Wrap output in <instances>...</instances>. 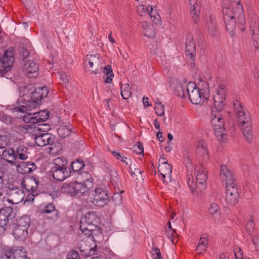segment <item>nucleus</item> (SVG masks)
<instances>
[{
  "label": "nucleus",
  "instance_id": "obj_1",
  "mask_svg": "<svg viewBox=\"0 0 259 259\" xmlns=\"http://www.w3.org/2000/svg\"><path fill=\"white\" fill-rule=\"evenodd\" d=\"M226 94V87L224 84L220 85L213 96L214 108L212 109L211 115V125L218 140L220 142L225 141L227 137L225 121L220 113L224 107Z\"/></svg>",
  "mask_w": 259,
  "mask_h": 259
},
{
  "label": "nucleus",
  "instance_id": "obj_2",
  "mask_svg": "<svg viewBox=\"0 0 259 259\" xmlns=\"http://www.w3.org/2000/svg\"><path fill=\"white\" fill-rule=\"evenodd\" d=\"M87 175V180L83 183L76 181L69 183H64L61 188L63 193L67 194L71 196L81 197L88 195L90 187L92 186L93 181L90 175L87 172L83 173Z\"/></svg>",
  "mask_w": 259,
  "mask_h": 259
},
{
  "label": "nucleus",
  "instance_id": "obj_3",
  "mask_svg": "<svg viewBox=\"0 0 259 259\" xmlns=\"http://www.w3.org/2000/svg\"><path fill=\"white\" fill-rule=\"evenodd\" d=\"M49 93V90L46 86L38 87L34 90L32 88L24 87L20 91V95L22 100L30 101V105L36 108L42 103V100L48 97Z\"/></svg>",
  "mask_w": 259,
  "mask_h": 259
},
{
  "label": "nucleus",
  "instance_id": "obj_4",
  "mask_svg": "<svg viewBox=\"0 0 259 259\" xmlns=\"http://www.w3.org/2000/svg\"><path fill=\"white\" fill-rule=\"evenodd\" d=\"M196 183L194 182V178L189 176L187 178V184L192 193L196 192H201L206 188V180L207 179L206 168L201 165L195 166Z\"/></svg>",
  "mask_w": 259,
  "mask_h": 259
},
{
  "label": "nucleus",
  "instance_id": "obj_5",
  "mask_svg": "<svg viewBox=\"0 0 259 259\" xmlns=\"http://www.w3.org/2000/svg\"><path fill=\"white\" fill-rule=\"evenodd\" d=\"M100 224V218L95 212L86 213L80 220V230L82 233L90 236L95 235Z\"/></svg>",
  "mask_w": 259,
  "mask_h": 259
},
{
  "label": "nucleus",
  "instance_id": "obj_6",
  "mask_svg": "<svg viewBox=\"0 0 259 259\" xmlns=\"http://www.w3.org/2000/svg\"><path fill=\"white\" fill-rule=\"evenodd\" d=\"M67 163L66 158L63 157L54 159V164L51 169V172L56 181H62L70 176L71 169L67 166Z\"/></svg>",
  "mask_w": 259,
  "mask_h": 259
},
{
  "label": "nucleus",
  "instance_id": "obj_7",
  "mask_svg": "<svg viewBox=\"0 0 259 259\" xmlns=\"http://www.w3.org/2000/svg\"><path fill=\"white\" fill-rule=\"evenodd\" d=\"M30 219L27 215H24L17 219L14 224L13 235L17 240H24L28 235V228L30 226Z\"/></svg>",
  "mask_w": 259,
  "mask_h": 259
},
{
  "label": "nucleus",
  "instance_id": "obj_8",
  "mask_svg": "<svg viewBox=\"0 0 259 259\" xmlns=\"http://www.w3.org/2000/svg\"><path fill=\"white\" fill-rule=\"evenodd\" d=\"M186 90L190 100L194 104L203 105L209 97L208 93H202L195 84L191 82L188 83Z\"/></svg>",
  "mask_w": 259,
  "mask_h": 259
},
{
  "label": "nucleus",
  "instance_id": "obj_9",
  "mask_svg": "<svg viewBox=\"0 0 259 259\" xmlns=\"http://www.w3.org/2000/svg\"><path fill=\"white\" fill-rule=\"evenodd\" d=\"M13 208L5 207L0 209V232L3 233L11 228L14 218Z\"/></svg>",
  "mask_w": 259,
  "mask_h": 259
},
{
  "label": "nucleus",
  "instance_id": "obj_10",
  "mask_svg": "<svg viewBox=\"0 0 259 259\" xmlns=\"http://www.w3.org/2000/svg\"><path fill=\"white\" fill-rule=\"evenodd\" d=\"M93 197L91 198V202L96 206L103 207L109 202L108 192L102 188H98L95 189Z\"/></svg>",
  "mask_w": 259,
  "mask_h": 259
},
{
  "label": "nucleus",
  "instance_id": "obj_11",
  "mask_svg": "<svg viewBox=\"0 0 259 259\" xmlns=\"http://www.w3.org/2000/svg\"><path fill=\"white\" fill-rule=\"evenodd\" d=\"M54 140V136L48 133L41 134L40 135L36 136L35 138V143L38 146L42 147L49 145L50 146L49 148L50 152L53 154L57 152V151L54 149L55 147H53Z\"/></svg>",
  "mask_w": 259,
  "mask_h": 259
},
{
  "label": "nucleus",
  "instance_id": "obj_12",
  "mask_svg": "<svg viewBox=\"0 0 259 259\" xmlns=\"http://www.w3.org/2000/svg\"><path fill=\"white\" fill-rule=\"evenodd\" d=\"M8 201L12 204H18L22 201L24 197V192L18 187H9Z\"/></svg>",
  "mask_w": 259,
  "mask_h": 259
},
{
  "label": "nucleus",
  "instance_id": "obj_13",
  "mask_svg": "<svg viewBox=\"0 0 259 259\" xmlns=\"http://www.w3.org/2000/svg\"><path fill=\"white\" fill-rule=\"evenodd\" d=\"M185 46L187 58L190 60L191 66L193 68L194 66L196 54V45L194 38L192 37L187 38Z\"/></svg>",
  "mask_w": 259,
  "mask_h": 259
},
{
  "label": "nucleus",
  "instance_id": "obj_14",
  "mask_svg": "<svg viewBox=\"0 0 259 259\" xmlns=\"http://www.w3.org/2000/svg\"><path fill=\"white\" fill-rule=\"evenodd\" d=\"M220 177L221 181L225 182L226 187L228 185H236L232 171L226 165L222 164L221 165Z\"/></svg>",
  "mask_w": 259,
  "mask_h": 259
},
{
  "label": "nucleus",
  "instance_id": "obj_15",
  "mask_svg": "<svg viewBox=\"0 0 259 259\" xmlns=\"http://www.w3.org/2000/svg\"><path fill=\"white\" fill-rule=\"evenodd\" d=\"M226 198L225 201L228 204L234 205L237 203L239 194L236 185L226 187Z\"/></svg>",
  "mask_w": 259,
  "mask_h": 259
},
{
  "label": "nucleus",
  "instance_id": "obj_16",
  "mask_svg": "<svg viewBox=\"0 0 259 259\" xmlns=\"http://www.w3.org/2000/svg\"><path fill=\"white\" fill-rule=\"evenodd\" d=\"M13 54V49L10 48L5 52L3 57L0 60L2 67L5 72H8L13 66L14 61Z\"/></svg>",
  "mask_w": 259,
  "mask_h": 259
},
{
  "label": "nucleus",
  "instance_id": "obj_17",
  "mask_svg": "<svg viewBox=\"0 0 259 259\" xmlns=\"http://www.w3.org/2000/svg\"><path fill=\"white\" fill-rule=\"evenodd\" d=\"M39 182L36 181L35 179H30L27 180H23L21 182L22 187L23 190H26V191L28 192H30L29 195H31V196L29 198L27 199V200L29 201L30 199L32 200L33 199V197L35 196L34 193H35L37 194V192L36 191Z\"/></svg>",
  "mask_w": 259,
  "mask_h": 259
},
{
  "label": "nucleus",
  "instance_id": "obj_18",
  "mask_svg": "<svg viewBox=\"0 0 259 259\" xmlns=\"http://www.w3.org/2000/svg\"><path fill=\"white\" fill-rule=\"evenodd\" d=\"M4 254L7 259H30V257L27 255L24 248L22 247H18L15 250L6 249Z\"/></svg>",
  "mask_w": 259,
  "mask_h": 259
},
{
  "label": "nucleus",
  "instance_id": "obj_19",
  "mask_svg": "<svg viewBox=\"0 0 259 259\" xmlns=\"http://www.w3.org/2000/svg\"><path fill=\"white\" fill-rule=\"evenodd\" d=\"M249 23L253 46L256 49H259V23L255 16L251 18Z\"/></svg>",
  "mask_w": 259,
  "mask_h": 259
},
{
  "label": "nucleus",
  "instance_id": "obj_20",
  "mask_svg": "<svg viewBox=\"0 0 259 259\" xmlns=\"http://www.w3.org/2000/svg\"><path fill=\"white\" fill-rule=\"evenodd\" d=\"M172 167L169 164L163 165L159 164L158 171L161 175L163 178V182L168 184V182L172 183L171 172Z\"/></svg>",
  "mask_w": 259,
  "mask_h": 259
},
{
  "label": "nucleus",
  "instance_id": "obj_21",
  "mask_svg": "<svg viewBox=\"0 0 259 259\" xmlns=\"http://www.w3.org/2000/svg\"><path fill=\"white\" fill-rule=\"evenodd\" d=\"M38 65L32 60H28L23 65V70L30 77H35L38 75Z\"/></svg>",
  "mask_w": 259,
  "mask_h": 259
},
{
  "label": "nucleus",
  "instance_id": "obj_22",
  "mask_svg": "<svg viewBox=\"0 0 259 259\" xmlns=\"http://www.w3.org/2000/svg\"><path fill=\"white\" fill-rule=\"evenodd\" d=\"M190 7V14L194 22L197 23L199 21L200 7L197 3V0H189Z\"/></svg>",
  "mask_w": 259,
  "mask_h": 259
},
{
  "label": "nucleus",
  "instance_id": "obj_23",
  "mask_svg": "<svg viewBox=\"0 0 259 259\" xmlns=\"http://www.w3.org/2000/svg\"><path fill=\"white\" fill-rule=\"evenodd\" d=\"M88 63L93 73H97L101 65V60L99 54L92 55L89 58Z\"/></svg>",
  "mask_w": 259,
  "mask_h": 259
},
{
  "label": "nucleus",
  "instance_id": "obj_24",
  "mask_svg": "<svg viewBox=\"0 0 259 259\" xmlns=\"http://www.w3.org/2000/svg\"><path fill=\"white\" fill-rule=\"evenodd\" d=\"M57 133L59 136L61 138H66L69 137L71 134H75V132L73 131L72 125L68 124V125H60L58 128Z\"/></svg>",
  "mask_w": 259,
  "mask_h": 259
},
{
  "label": "nucleus",
  "instance_id": "obj_25",
  "mask_svg": "<svg viewBox=\"0 0 259 259\" xmlns=\"http://www.w3.org/2000/svg\"><path fill=\"white\" fill-rule=\"evenodd\" d=\"M50 112L48 110H42L34 113V117H31V122L33 123H39L47 121L49 117Z\"/></svg>",
  "mask_w": 259,
  "mask_h": 259
},
{
  "label": "nucleus",
  "instance_id": "obj_26",
  "mask_svg": "<svg viewBox=\"0 0 259 259\" xmlns=\"http://www.w3.org/2000/svg\"><path fill=\"white\" fill-rule=\"evenodd\" d=\"M246 140L250 143L253 139L252 123L247 122L246 125L240 126Z\"/></svg>",
  "mask_w": 259,
  "mask_h": 259
},
{
  "label": "nucleus",
  "instance_id": "obj_27",
  "mask_svg": "<svg viewBox=\"0 0 259 259\" xmlns=\"http://www.w3.org/2000/svg\"><path fill=\"white\" fill-rule=\"evenodd\" d=\"M3 158L10 164H14V161L17 159L16 152L13 148L5 150L2 153Z\"/></svg>",
  "mask_w": 259,
  "mask_h": 259
},
{
  "label": "nucleus",
  "instance_id": "obj_28",
  "mask_svg": "<svg viewBox=\"0 0 259 259\" xmlns=\"http://www.w3.org/2000/svg\"><path fill=\"white\" fill-rule=\"evenodd\" d=\"M42 212L48 214L52 213V215L50 217L52 220H57L59 218V212L56 209L55 205L52 203L48 204L42 210Z\"/></svg>",
  "mask_w": 259,
  "mask_h": 259
},
{
  "label": "nucleus",
  "instance_id": "obj_29",
  "mask_svg": "<svg viewBox=\"0 0 259 259\" xmlns=\"http://www.w3.org/2000/svg\"><path fill=\"white\" fill-rule=\"evenodd\" d=\"M28 150L27 147L23 145L18 146L15 151L17 157L21 160H26L28 158Z\"/></svg>",
  "mask_w": 259,
  "mask_h": 259
},
{
  "label": "nucleus",
  "instance_id": "obj_30",
  "mask_svg": "<svg viewBox=\"0 0 259 259\" xmlns=\"http://www.w3.org/2000/svg\"><path fill=\"white\" fill-rule=\"evenodd\" d=\"M36 167V165L33 162H22L19 165V168L22 169V172L25 174L31 173Z\"/></svg>",
  "mask_w": 259,
  "mask_h": 259
},
{
  "label": "nucleus",
  "instance_id": "obj_31",
  "mask_svg": "<svg viewBox=\"0 0 259 259\" xmlns=\"http://www.w3.org/2000/svg\"><path fill=\"white\" fill-rule=\"evenodd\" d=\"M196 152L199 156L203 157L204 160L207 161L208 159V152L205 144H199L196 148Z\"/></svg>",
  "mask_w": 259,
  "mask_h": 259
},
{
  "label": "nucleus",
  "instance_id": "obj_32",
  "mask_svg": "<svg viewBox=\"0 0 259 259\" xmlns=\"http://www.w3.org/2000/svg\"><path fill=\"white\" fill-rule=\"evenodd\" d=\"M206 26L208 31L212 35H214L217 32V26L214 20L211 16H209L206 22Z\"/></svg>",
  "mask_w": 259,
  "mask_h": 259
},
{
  "label": "nucleus",
  "instance_id": "obj_33",
  "mask_svg": "<svg viewBox=\"0 0 259 259\" xmlns=\"http://www.w3.org/2000/svg\"><path fill=\"white\" fill-rule=\"evenodd\" d=\"M84 166V163L83 160L77 159L71 162L70 167H69L73 172L78 171L83 168Z\"/></svg>",
  "mask_w": 259,
  "mask_h": 259
},
{
  "label": "nucleus",
  "instance_id": "obj_34",
  "mask_svg": "<svg viewBox=\"0 0 259 259\" xmlns=\"http://www.w3.org/2000/svg\"><path fill=\"white\" fill-rule=\"evenodd\" d=\"M120 92L121 95L124 99H127L131 96V88L128 83L121 85Z\"/></svg>",
  "mask_w": 259,
  "mask_h": 259
},
{
  "label": "nucleus",
  "instance_id": "obj_35",
  "mask_svg": "<svg viewBox=\"0 0 259 259\" xmlns=\"http://www.w3.org/2000/svg\"><path fill=\"white\" fill-rule=\"evenodd\" d=\"M21 98V101H23V103L25 104L24 106H20L19 107H17L15 108V110L16 111H19L22 113H25L29 111H31L32 109H35L33 106L31 105H29L28 103L30 104V101H25L24 100H22V98Z\"/></svg>",
  "mask_w": 259,
  "mask_h": 259
},
{
  "label": "nucleus",
  "instance_id": "obj_36",
  "mask_svg": "<svg viewBox=\"0 0 259 259\" xmlns=\"http://www.w3.org/2000/svg\"><path fill=\"white\" fill-rule=\"evenodd\" d=\"M103 72L107 77L105 82L106 83H111L112 81V78L114 76L111 66L109 65L106 66L104 68Z\"/></svg>",
  "mask_w": 259,
  "mask_h": 259
},
{
  "label": "nucleus",
  "instance_id": "obj_37",
  "mask_svg": "<svg viewBox=\"0 0 259 259\" xmlns=\"http://www.w3.org/2000/svg\"><path fill=\"white\" fill-rule=\"evenodd\" d=\"M112 154L115 158L117 160H120V161L122 163H125L126 165H129L130 163L132 164L131 159L126 157H124L123 154H120L119 152H117L115 151H112Z\"/></svg>",
  "mask_w": 259,
  "mask_h": 259
},
{
  "label": "nucleus",
  "instance_id": "obj_38",
  "mask_svg": "<svg viewBox=\"0 0 259 259\" xmlns=\"http://www.w3.org/2000/svg\"><path fill=\"white\" fill-rule=\"evenodd\" d=\"M238 117V122L240 126L241 125H246L247 122L251 123V117L249 113L242 114Z\"/></svg>",
  "mask_w": 259,
  "mask_h": 259
},
{
  "label": "nucleus",
  "instance_id": "obj_39",
  "mask_svg": "<svg viewBox=\"0 0 259 259\" xmlns=\"http://www.w3.org/2000/svg\"><path fill=\"white\" fill-rule=\"evenodd\" d=\"M233 106L234 111L237 116L245 113L244 108L239 101L235 100L233 102Z\"/></svg>",
  "mask_w": 259,
  "mask_h": 259
},
{
  "label": "nucleus",
  "instance_id": "obj_40",
  "mask_svg": "<svg viewBox=\"0 0 259 259\" xmlns=\"http://www.w3.org/2000/svg\"><path fill=\"white\" fill-rule=\"evenodd\" d=\"M153 10V8L151 5L148 6L147 7V8L146 9V10H145V9L144 8L143 6H140L138 8V12L140 16H142L143 13L144 12L146 13V12H147L148 14L149 15V16L151 17V18L153 17V15H152ZM153 17H154V19H155L156 17L153 16Z\"/></svg>",
  "mask_w": 259,
  "mask_h": 259
},
{
  "label": "nucleus",
  "instance_id": "obj_41",
  "mask_svg": "<svg viewBox=\"0 0 259 259\" xmlns=\"http://www.w3.org/2000/svg\"><path fill=\"white\" fill-rule=\"evenodd\" d=\"M123 191H120V193H115L112 197V201L115 205H120L122 202V196L121 193H123Z\"/></svg>",
  "mask_w": 259,
  "mask_h": 259
},
{
  "label": "nucleus",
  "instance_id": "obj_42",
  "mask_svg": "<svg viewBox=\"0 0 259 259\" xmlns=\"http://www.w3.org/2000/svg\"><path fill=\"white\" fill-rule=\"evenodd\" d=\"M164 105L160 102H156V105L155 107V111L156 114L158 116H162L164 114Z\"/></svg>",
  "mask_w": 259,
  "mask_h": 259
},
{
  "label": "nucleus",
  "instance_id": "obj_43",
  "mask_svg": "<svg viewBox=\"0 0 259 259\" xmlns=\"http://www.w3.org/2000/svg\"><path fill=\"white\" fill-rule=\"evenodd\" d=\"M151 252L153 259H163L160 249L157 247H153Z\"/></svg>",
  "mask_w": 259,
  "mask_h": 259
},
{
  "label": "nucleus",
  "instance_id": "obj_44",
  "mask_svg": "<svg viewBox=\"0 0 259 259\" xmlns=\"http://www.w3.org/2000/svg\"><path fill=\"white\" fill-rule=\"evenodd\" d=\"M129 168L131 170L130 172L132 174V176H135L137 177L138 175H141L143 172V171L140 170L138 167H136V164H129Z\"/></svg>",
  "mask_w": 259,
  "mask_h": 259
},
{
  "label": "nucleus",
  "instance_id": "obj_45",
  "mask_svg": "<svg viewBox=\"0 0 259 259\" xmlns=\"http://www.w3.org/2000/svg\"><path fill=\"white\" fill-rule=\"evenodd\" d=\"M132 149L133 152L138 154H144V149L143 145L138 142V144H135L133 146Z\"/></svg>",
  "mask_w": 259,
  "mask_h": 259
},
{
  "label": "nucleus",
  "instance_id": "obj_46",
  "mask_svg": "<svg viewBox=\"0 0 259 259\" xmlns=\"http://www.w3.org/2000/svg\"><path fill=\"white\" fill-rule=\"evenodd\" d=\"M209 213L210 214H220L219 207L217 203H212L209 208Z\"/></svg>",
  "mask_w": 259,
  "mask_h": 259
},
{
  "label": "nucleus",
  "instance_id": "obj_47",
  "mask_svg": "<svg viewBox=\"0 0 259 259\" xmlns=\"http://www.w3.org/2000/svg\"><path fill=\"white\" fill-rule=\"evenodd\" d=\"M67 259H80V257L77 251L71 250L67 255Z\"/></svg>",
  "mask_w": 259,
  "mask_h": 259
},
{
  "label": "nucleus",
  "instance_id": "obj_48",
  "mask_svg": "<svg viewBox=\"0 0 259 259\" xmlns=\"http://www.w3.org/2000/svg\"><path fill=\"white\" fill-rule=\"evenodd\" d=\"M8 145L7 137L0 135V149L5 148Z\"/></svg>",
  "mask_w": 259,
  "mask_h": 259
},
{
  "label": "nucleus",
  "instance_id": "obj_49",
  "mask_svg": "<svg viewBox=\"0 0 259 259\" xmlns=\"http://www.w3.org/2000/svg\"><path fill=\"white\" fill-rule=\"evenodd\" d=\"M176 92H177V96L182 98H184L185 97V89L184 88L179 85L177 87L176 89Z\"/></svg>",
  "mask_w": 259,
  "mask_h": 259
},
{
  "label": "nucleus",
  "instance_id": "obj_50",
  "mask_svg": "<svg viewBox=\"0 0 259 259\" xmlns=\"http://www.w3.org/2000/svg\"><path fill=\"white\" fill-rule=\"evenodd\" d=\"M174 233H176V231L174 230L169 229V230H166V236H167L168 238H169L171 240V242L174 244L175 243V242H174V236H175Z\"/></svg>",
  "mask_w": 259,
  "mask_h": 259
},
{
  "label": "nucleus",
  "instance_id": "obj_51",
  "mask_svg": "<svg viewBox=\"0 0 259 259\" xmlns=\"http://www.w3.org/2000/svg\"><path fill=\"white\" fill-rule=\"evenodd\" d=\"M246 230L247 232L251 234V232L254 228V224L252 221H248L246 225Z\"/></svg>",
  "mask_w": 259,
  "mask_h": 259
},
{
  "label": "nucleus",
  "instance_id": "obj_52",
  "mask_svg": "<svg viewBox=\"0 0 259 259\" xmlns=\"http://www.w3.org/2000/svg\"><path fill=\"white\" fill-rule=\"evenodd\" d=\"M207 239L208 238L207 237H201L199 240L198 244L203 245L207 247V244H208Z\"/></svg>",
  "mask_w": 259,
  "mask_h": 259
},
{
  "label": "nucleus",
  "instance_id": "obj_53",
  "mask_svg": "<svg viewBox=\"0 0 259 259\" xmlns=\"http://www.w3.org/2000/svg\"><path fill=\"white\" fill-rule=\"evenodd\" d=\"M207 247L203 246V245H200L199 244H198L197 245V246L196 247V250L197 251H199V254H200L202 253V251H205V249Z\"/></svg>",
  "mask_w": 259,
  "mask_h": 259
},
{
  "label": "nucleus",
  "instance_id": "obj_54",
  "mask_svg": "<svg viewBox=\"0 0 259 259\" xmlns=\"http://www.w3.org/2000/svg\"><path fill=\"white\" fill-rule=\"evenodd\" d=\"M252 242L254 245H258L259 244V236H253L252 238Z\"/></svg>",
  "mask_w": 259,
  "mask_h": 259
},
{
  "label": "nucleus",
  "instance_id": "obj_55",
  "mask_svg": "<svg viewBox=\"0 0 259 259\" xmlns=\"http://www.w3.org/2000/svg\"><path fill=\"white\" fill-rule=\"evenodd\" d=\"M238 250L240 251V254L239 255L237 254V253L236 252V251H235V259H243V253H242V251H241V249H240V248H238Z\"/></svg>",
  "mask_w": 259,
  "mask_h": 259
},
{
  "label": "nucleus",
  "instance_id": "obj_56",
  "mask_svg": "<svg viewBox=\"0 0 259 259\" xmlns=\"http://www.w3.org/2000/svg\"><path fill=\"white\" fill-rule=\"evenodd\" d=\"M148 98H146L144 97L143 98V103L145 107H149L151 106V104H150L148 101Z\"/></svg>",
  "mask_w": 259,
  "mask_h": 259
},
{
  "label": "nucleus",
  "instance_id": "obj_57",
  "mask_svg": "<svg viewBox=\"0 0 259 259\" xmlns=\"http://www.w3.org/2000/svg\"><path fill=\"white\" fill-rule=\"evenodd\" d=\"M60 78L62 80V81L65 83L68 82L67 76L66 74L64 73H61L60 74Z\"/></svg>",
  "mask_w": 259,
  "mask_h": 259
},
{
  "label": "nucleus",
  "instance_id": "obj_58",
  "mask_svg": "<svg viewBox=\"0 0 259 259\" xmlns=\"http://www.w3.org/2000/svg\"><path fill=\"white\" fill-rule=\"evenodd\" d=\"M157 139L160 142H163L164 140V138L163 137L162 133L158 132L156 134Z\"/></svg>",
  "mask_w": 259,
  "mask_h": 259
},
{
  "label": "nucleus",
  "instance_id": "obj_59",
  "mask_svg": "<svg viewBox=\"0 0 259 259\" xmlns=\"http://www.w3.org/2000/svg\"><path fill=\"white\" fill-rule=\"evenodd\" d=\"M3 175V172H0V191L3 188L4 186Z\"/></svg>",
  "mask_w": 259,
  "mask_h": 259
},
{
  "label": "nucleus",
  "instance_id": "obj_60",
  "mask_svg": "<svg viewBox=\"0 0 259 259\" xmlns=\"http://www.w3.org/2000/svg\"><path fill=\"white\" fill-rule=\"evenodd\" d=\"M160 165H163L165 164H168L167 163V161L166 160V158L164 157H160V158L159 159V164Z\"/></svg>",
  "mask_w": 259,
  "mask_h": 259
},
{
  "label": "nucleus",
  "instance_id": "obj_61",
  "mask_svg": "<svg viewBox=\"0 0 259 259\" xmlns=\"http://www.w3.org/2000/svg\"><path fill=\"white\" fill-rule=\"evenodd\" d=\"M97 250V246H95L94 247L91 248L90 249V251L89 252V255H92L95 254Z\"/></svg>",
  "mask_w": 259,
  "mask_h": 259
},
{
  "label": "nucleus",
  "instance_id": "obj_62",
  "mask_svg": "<svg viewBox=\"0 0 259 259\" xmlns=\"http://www.w3.org/2000/svg\"><path fill=\"white\" fill-rule=\"evenodd\" d=\"M167 138H168V141L167 142V145L170 144L171 141L173 139V136L171 134L169 133L167 135Z\"/></svg>",
  "mask_w": 259,
  "mask_h": 259
},
{
  "label": "nucleus",
  "instance_id": "obj_63",
  "mask_svg": "<svg viewBox=\"0 0 259 259\" xmlns=\"http://www.w3.org/2000/svg\"><path fill=\"white\" fill-rule=\"evenodd\" d=\"M154 125L155 126V127L156 128V129H159L160 128V123L159 122H158V119H155L154 120Z\"/></svg>",
  "mask_w": 259,
  "mask_h": 259
},
{
  "label": "nucleus",
  "instance_id": "obj_64",
  "mask_svg": "<svg viewBox=\"0 0 259 259\" xmlns=\"http://www.w3.org/2000/svg\"><path fill=\"white\" fill-rule=\"evenodd\" d=\"M220 259H227L226 253H222L219 256Z\"/></svg>",
  "mask_w": 259,
  "mask_h": 259
}]
</instances>
